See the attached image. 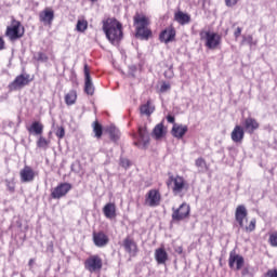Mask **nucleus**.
<instances>
[{
	"label": "nucleus",
	"mask_w": 277,
	"mask_h": 277,
	"mask_svg": "<svg viewBox=\"0 0 277 277\" xmlns=\"http://www.w3.org/2000/svg\"><path fill=\"white\" fill-rule=\"evenodd\" d=\"M103 31L110 43L115 47L120 44V40H122V24L118 19L108 18L103 22Z\"/></svg>",
	"instance_id": "f257e3e1"
},
{
	"label": "nucleus",
	"mask_w": 277,
	"mask_h": 277,
	"mask_svg": "<svg viewBox=\"0 0 277 277\" xmlns=\"http://www.w3.org/2000/svg\"><path fill=\"white\" fill-rule=\"evenodd\" d=\"M172 183H173L172 193L175 196H180L181 198H183V196H185V193H183V192L189 190V184L181 175H176V176L170 175L169 181L167 182L168 187H170V185H172Z\"/></svg>",
	"instance_id": "f03ea898"
},
{
	"label": "nucleus",
	"mask_w": 277,
	"mask_h": 277,
	"mask_svg": "<svg viewBox=\"0 0 277 277\" xmlns=\"http://www.w3.org/2000/svg\"><path fill=\"white\" fill-rule=\"evenodd\" d=\"M248 217V210L246 206H238L235 212L236 222H238L240 228H245L247 233H252L256 228V220H251L249 226L243 227V220Z\"/></svg>",
	"instance_id": "7ed1b4c3"
},
{
	"label": "nucleus",
	"mask_w": 277,
	"mask_h": 277,
	"mask_svg": "<svg viewBox=\"0 0 277 277\" xmlns=\"http://www.w3.org/2000/svg\"><path fill=\"white\" fill-rule=\"evenodd\" d=\"M172 220L173 222H183L186 217H189L192 208L187 203H182L177 209L172 208Z\"/></svg>",
	"instance_id": "20e7f679"
},
{
	"label": "nucleus",
	"mask_w": 277,
	"mask_h": 277,
	"mask_svg": "<svg viewBox=\"0 0 277 277\" xmlns=\"http://www.w3.org/2000/svg\"><path fill=\"white\" fill-rule=\"evenodd\" d=\"M29 77V74H21L17 76L14 81L9 84L10 92H16V90H23L25 85H29V81H31Z\"/></svg>",
	"instance_id": "39448f33"
},
{
	"label": "nucleus",
	"mask_w": 277,
	"mask_h": 277,
	"mask_svg": "<svg viewBox=\"0 0 277 277\" xmlns=\"http://www.w3.org/2000/svg\"><path fill=\"white\" fill-rule=\"evenodd\" d=\"M200 36L201 38H206V47L211 50L217 49L222 41V37L215 32L202 31L200 32Z\"/></svg>",
	"instance_id": "423d86ee"
},
{
	"label": "nucleus",
	"mask_w": 277,
	"mask_h": 277,
	"mask_svg": "<svg viewBox=\"0 0 277 277\" xmlns=\"http://www.w3.org/2000/svg\"><path fill=\"white\" fill-rule=\"evenodd\" d=\"M5 36L12 41L18 40L25 36V28H22L21 31V22L13 21V25L6 28Z\"/></svg>",
	"instance_id": "0eeeda50"
},
{
	"label": "nucleus",
	"mask_w": 277,
	"mask_h": 277,
	"mask_svg": "<svg viewBox=\"0 0 277 277\" xmlns=\"http://www.w3.org/2000/svg\"><path fill=\"white\" fill-rule=\"evenodd\" d=\"M84 267L91 274H94V272H100V269H103V260L98 255H91L85 260Z\"/></svg>",
	"instance_id": "6e6552de"
},
{
	"label": "nucleus",
	"mask_w": 277,
	"mask_h": 277,
	"mask_svg": "<svg viewBox=\"0 0 277 277\" xmlns=\"http://www.w3.org/2000/svg\"><path fill=\"white\" fill-rule=\"evenodd\" d=\"M70 189H72V185L70 183H61L52 190L51 197L54 200H60V198H64Z\"/></svg>",
	"instance_id": "1a4fd4ad"
},
{
	"label": "nucleus",
	"mask_w": 277,
	"mask_h": 277,
	"mask_svg": "<svg viewBox=\"0 0 277 277\" xmlns=\"http://www.w3.org/2000/svg\"><path fill=\"white\" fill-rule=\"evenodd\" d=\"M134 144L140 148H148V145L150 144V135L145 127L138 128V142H135Z\"/></svg>",
	"instance_id": "9d476101"
},
{
	"label": "nucleus",
	"mask_w": 277,
	"mask_h": 277,
	"mask_svg": "<svg viewBox=\"0 0 277 277\" xmlns=\"http://www.w3.org/2000/svg\"><path fill=\"white\" fill-rule=\"evenodd\" d=\"M146 205L148 207H159L161 202V194H159V190L151 189L147 193V197L145 199Z\"/></svg>",
	"instance_id": "9b49d317"
},
{
	"label": "nucleus",
	"mask_w": 277,
	"mask_h": 277,
	"mask_svg": "<svg viewBox=\"0 0 277 277\" xmlns=\"http://www.w3.org/2000/svg\"><path fill=\"white\" fill-rule=\"evenodd\" d=\"M21 181L22 183H31L34 179H36V172H34V169L31 167L26 166L24 169L19 172Z\"/></svg>",
	"instance_id": "f8f14e48"
},
{
	"label": "nucleus",
	"mask_w": 277,
	"mask_h": 277,
	"mask_svg": "<svg viewBox=\"0 0 277 277\" xmlns=\"http://www.w3.org/2000/svg\"><path fill=\"white\" fill-rule=\"evenodd\" d=\"M175 37L176 30L173 27H169L160 32L159 40L160 42H164L166 44H168V42H172Z\"/></svg>",
	"instance_id": "ddd939ff"
},
{
	"label": "nucleus",
	"mask_w": 277,
	"mask_h": 277,
	"mask_svg": "<svg viewBox=\"0 0 277 277\" xmlns=\"http://www.w3.org/2000/svg\"><path fill=\"white\" fill-rule=\"evenodd\" d=\"M93 242L97 248H105L109 243V237L105 233H93Z\"/></svg>",
	"instance_id": "4468645a"
},
{
	"label": "nucleus",
	"mask_w": 277,
	"mask_h": 277,
	"mask_svg": "<svg viewBox=\"0 0 277 277\" xmlns=\"http://www.w3.org/2000/svg\"><path fill=\"white\" fill-rule=\"evenodd\" d=\"M236 263V269L239 271L243 267V256L236 254L235 251L229 253V267L234 268Z\"/></svg>",
	"instance_id": "2eb2a0df"
},
{
	"label": "nucleus",
	"mask_w": 277,
	"mask_h": 277,
	"mask_svg": "<svg viewBox=\"0 0 277 277\" xmlns=\"http://www.w3.org/2000/svg\"><path fill=\"white\" fill-rule=\"evenodd\" d=\"M122 246L124 250L128 252V254L135 256V254L137 253V243H135V240L131 239V237H127L123 240Z\"/></svg>",
	"instance_id": "dca6fc26"
},
{
	"label": "nucleus",
	"mask_w": 277,
	"mask_h": 277,
	"mask_svg": "<svg viewBox=\"0 0 277 277\" xmlns=\"http://www.w3.org/2000/svg\"><path fill=\"white\" fill-rule=\"evenodd\" d=\"M187 131H188L187 126L174 123L171 130V134L173 135V137H176L177 140H182V137L185 136V133H187Z\"/></svg>",
	"instance_id": "f3484780"
},
{
	"label": "nucleus",
	"mask_w": 277,
	"mask_h": 277,
	"mask_svg": "<svg viewBox=\"0 0 277 277\" xmlns=\"http://www.w3.org/2000/svg\"><path fill=\"white\" fill-rule=\"evenodd\" d=\"M245 135L246 132L243 131V128L241 126H236L232 131L230 137L236 144H241V142H243Z\"/></svg>",
	"instance_id": "a211bd4d"
},
{
	"label": "nucleus",
	"mask_w": 277,
	"mask_h": 277,
	"mask_svg": "<svg viewBox=\"0 0 277 277\" xmlns=\"http://www.w3.org/2000/svg\"><path fill=\"white\" fill-rule=\"evenodd\" d=\"M134 25L136 26V29L148 27V17L144 14L136 13L134 15Z\"/></svg>",
	"instance_id": "6ab92c4d"
},
{
	"label": "nucleus",
	"mask_w": 277,
	"mask_h": 277,
	"mask_svg": "<svg viewBox=\"0 0 277 277\" xmlns=\"http://www.w3.org/2000/svg\"><path fill=\"white\" fill-rule=\"evenodd\" d=\"M53 18H55V13L53 10L45 9L43 12L39 14V19L41 23H48L51 25L53 23Z\"/></svg>",
	"instance_id": "aec40b11"
},
{
	"label": "nucleus",
	"mask_w": 277,
	"mask_h": 277,
	"mask_svg": "<svg viewBox=\"0 0 277 277\" xmlns=\"http://www.w3.org/2000/svg\"><path fill=\"white\" fill-rule=\"evenodd\" d=\"M103 212L105 217L108 220H114V217H116V203H106L103 208Z\"/></svg>",
	"instance_id": "412c9836"
},
{
	"label": "nucleus",
	"mask_w": 277,
	"mask_h": 277,
	"mask_svg": "<svg viewBox=\"0 0 277 277\" xmlns=\"http://www.w3.org/2000/svg\"><path fill=\"white\" fill-rule=\"evenodd\" d=\"M155 259L159 265H163L168 261V252L163 248L156 249Z\"/></svg>",
	"instance_id": "4be33fe9"
},
{
	"label": "nucleus",
	"mask_w": 277,
	"mask_h": 277,
	"mask_svg": "<svg viewBox=\"0 0 277 277\" xmlns=\"http://www.w3.org/2000/svg\"><path fill=\"white\" fill-rule=\"evenodd\" d=\"M245 129L248 133H254L259 129V122L249 117L245 120Z\"/></svg>",
	"instance_id": "5701e85b"
},
{
	"label": "nucleus",
	"mask_w": 277,
	"mask_h": 277,
	"mask_svg": "<svg viewBox=\"0 0 277 277\" xmlns=\"http://www.w3.org/2000/svg\"><path fill=\"white\" fill-rule=\"evenodd\" d=\"M136 38L140 40H148L153 36V31L148 29V27L145 28H136Z\"/></svg>",
	"instance_id": "b1692460"
},
{
	"label": "nucleus",
	"mask_w": 277,
	"mask_h": 277,
	"mask_svg": "<svg viewBox=\"0 0 277 277\" xmlns=\"http://www.w3.org/2000/svg\"><path fill=\"white\" fill-rule=\"evenodd\" d=\"M140 111L142 116H150L155 111V105H153V102L147 101L146 104L141 105Z\"/></svg>",
	"instance_id": "393cba45"
},
{
	"label": "nucleus",
	"mask_w": 277,
	"mask_h": 277,
	"mask_svg": "<svg viewBox=\"0 0 277 277\" xmlns=\"http://www.w3.org/2000/svg\"><path fill=\"white\" fill-rule=\"evenodd\" d=\"M29 133H35V135H42V131H44V126L39 121H34L31 127L28 128Z\"/></svg>",
	"instance_id": "a878e982"
},
{
	"label": "nucleus",
	"mask_w": 277,
	"mask_h": 277,
	"mask_svg": "<svg viewBox=\"0 0 277 277\" xmlns=\"http://www.w3.org/2000/svg\"><path fill=\"white\" fill-rule=\"evenodd\" d=\"M153 135L156 140H161V137H163V135H166V130H164L163 123H158L154 128Z\"/></svg>",
	"instance_id": "bb28decb"
},
{
	"label": "nucleus",
	"mask_w": 277,
	"mask_h": 277,
	"mask_svg": "<svg viewBox=\"0 0 277 277\" xmlns=\"http://www.w3.org/2000/svg\"><path fill=\"white\" fill-rule=\"evenodd\" d=\"M175 21L180 23V25H186V23H189L190 18L186 13L180 11L175 13Z\"/></svg>",
	"instance_id": "cd10ccee"
},
{
	"label": "nucleus",
	"mask_w": 277,
	"mask_h": 277,
	"mask_svg": "<svg viewBox=\"0 0 277 277\" xmlns=\"http://www.w3.org/2000/svg\"><path fill=\"white\" fill-rule=\"evenodd\" d=\"M76 102H77V91H75V90L69 91L65 95V103H66V105H75Z\"/></svg>",
	"instance_id": "c85d7f7f"
},
{
	"label": "nucleus",
	"mask_w": 277,
	"mask_h": 277,
	"mask_svg": "<svg viewBox=\"0 0 277 277\" xmlns=\"http://www.w3.org/2000/svg\"><path fill=\"white\" fill-rule=\"evenodd\" d=\"M84 92L92 96L94 94V83H92V78L84 79Z\"/></svg>",
	"instance_id": "c756f323"
},
{
	"label": "nucleus",
	"mask_w": 277,
	"mask_h": 277,
	"mask_svg": "<svg viewBox=\"0 0 277 277\" xmlns=\"http://www.w3.org/2000/svg\"><path fill=\"white\" fill-rule=\"evenodd\" d=\"M108 133L113 142H118V140H120V131L116 127L113 126L108 128Z\"/></svg>",
	"instance_id": "7c9ffc66"
},
{
	"label": "nucleus",
	"mask_w": 277,
	"mask_h": 277,
	"mask_svg": "<svg viewBox=\"0 0 277 277\" xmlns=\"http://www.w3.org/2000/svg\"><path fill=\"white\" fill-rule=\"evenodd\" d=\"M93 133H95V137H97V140L103 137V126L98 123V121L93 122Z\"/></svg>",
	"instance_id": "2f4dec72"
},
{
	"label": "nucleus",
	"mask_w": 277,
	"mask_h": 277,
	"mask_svg": "<svg viewBox=\"0 0 277 277\" xmlns=\"http://www.w3.org/2000/svg\"><path fill=\"white\" fill-rule=\"evenodd\" d=\"M76 29H77V31H81V32L85 31V29H88V21L79 19L77 22Z\"/></svg>",
	"instance_id": "473e14b6"
},
{
	"label": "nucleus",
	"mask_w": 277,
	"mask_h": 277,
	"mask_svg": "<svg viewBox=\"0 0 277 277\" xmlns=\"http://www.w3.org/2000/svg\"><path fill=\"white\" fill-rule=\"evenodd\" d=\"M37 146H38V148L47 149L49 147V141H47V138L40 136L39 140L37 141Z\"/></svg>",
	"instance_id": "72a5a7b5"
},
{
	"label": "nucleus",
	"mask_w": 277,
	"mask_h": 277,
	"mask_svg": "<svg viewBox=\"0 0 277 277\" xmlns=\"http://www.w3.org/2000/svg\"><path fill=\"white\" fill-rule=\"evenodd\" d=\"M195 166L197 168H200L201 170H205V168H207V161H205V158H198L196 161H195Z\"/></svg>",
	"instance_id": "f704fd0d"
},
{
	"label": "nucleus",
	"mask_w": 277,
	"mask_h": 277,
	"mask_svg": "<svg viewBox=\"0 0 277 277\" xmlns=\"http://www.w3.org/2000/svg\"><path fill=\"white\" fill-rule=\"evenodd\" d=\"M268 241L273 248H277V233L271 234Z\"/></svg>",
	"instance_id": "c9c22d12"
},
{
	"label": "nucleus",
	"mask_w": 277,
	"mask_h": 277,
	"mask_svg": "<svg viewBox=\"0 0 277 277\" xmlns=\"http://www.w3.org/2000/svg\"><path fill=\"white\" fill-rule=\"evenodd\" d=\"M65 136L66 130L64 129V127H60L56 131V137H58V140H64Z\"/></svg>",
	"instance_id": "e433bc0d"
},
{
	"label": "nucleus",
	"mask_w": 277,
	"mask_h": 277,
	"mask_svg": "<svg viewBox=\"0 0 277 277\" xmlns=\"http://www.w3.org/2000/svg\"><path fill=\"white\" fill-rule=\"evenodd\" d=\"M5 183H6V187H8L9 192L14 193V189H15L14 183L9 180H5Z\"/></svg>",
	"instance_id": "4c0bfd02"
},
{
	"label": "nucleus",
	"mask_w": 277,
	"mask_h": 277,
	"mask_svg": "<svg viewBox=\"0 0 277 277\" xmlns=\"http://www.w3.org/2000/svg\"><path fill=\"white\" fill-rule=\"evenodd\" d=\"M90 76V68L88 67V64L84 65V79H91Z\"/></svg>",
	"instance_id": "58836bf2"
},
{
	"label": "nucleus",
	"mask_w": 277,
	"mask_h": 277,
	"mask_svg": "<svg viewBox=\"0 0 277 277\" xmlns=\"http://www.w3.org/2000/svg\"><path fill=\"white\" fill-rule=\"evenodd\" d=\"M170 90V84L169 83H162L160 87V92H168Z\"/></svg>",
	"instance_id": "ea45409f"
},
{
	"label": "nucleus",
	"mask_w": 277,
	"mask_h": 277,
	"mask_svg": "<svg viewBox=\"0 0 277 277\" xmlns=\"http://www.w3.org/2000/svg\"><path fill=\"white\" fill-rule=\"evenodd\" d=\"M227 8H233V5H237V0H225Z\"/></svg>",
	"instance_id": "a19ab883"
},
{
	"label": "nucleus",
	"mask_w": 277,
	"mask_h": 277,
	"mask_svg": "<svg viewBox=\"0 0 277 277\" xmlns=\"http://www.w3.org/2000/svg\"><path fill=\"white\" fill-rule=\"evenodd\" d=\"M121 166L122 168H129V166H131V161H129V159H121Z\"/></svg>",
	"instance_id": "79ce46f5"
},
{
	"label": "nucleus",
	"mask_w": 277,
	"mask_h": 277,
	"mask_svg": "<svg viewBox=\"0 0 277 277\" xmlns=\"http://www.w3.org/2000/svg\"><path fill=\"white\" fill-rule=\"evenodd\" d=\"M266 275H267L268 277H277V269H274V271L269 269V271L266 273Z\"/></svg>",
	"instance_id": "37998d69"
},
{
	"label": "nucleus",
	"mask_w": 277,
	"mask_h": 277,
	"mask_svg": "<svg viewBox=\"0 0 277 277\" xmlns=\"http://www.w3.org/2000/svg\"><path fill=\"white\" fill-rule=\"evenodd\" d=\"M167 121L170 122V124H175V123H174V122H175L174 116L168 115V116H167Z\"/></svg>",
	"instance_id": "c03bdc74"
},
{
	"label": "nucleus",
	"mask_w": 277,
	"mask_h": 277,
	"mask_svg": "<svg viewBox=\"0 0 277 277\" xmlns=\"http://www.w3.org/2000/svg\"><path fill=\"white\" fill-rule=\"evenodd\" d=\"M235 38H239L241 36V27H237V29L234 32Z\"/></svg>",
	"instance_id": "a18cd8bd"
},
{
	"label": "nucleus",
	"mask_w": 277,
	"mask_h": 277,
	"mask_svg": "<svg viewBox=\"0 0 277 277\" xmlns=\"http://www.w3.org/2000/svg\"><path fill=\"white\" fill-rule=\"evenodd\" d=\"M3 49H5V41L0 37V51H3Z\"/></svg>",
	"instance_id": "49530a36"
},
{
	"label": "nucleus",
	"mask_w": 277,
	"mask_h": 277,
	"mask_svg": "<svg viewBox=\"0 0 277 277\" xmlns=\"http://www.w3.org/2000/svg\"><path fill=\"white\" fill-rule=\"evenodd\" d=\"M164 77H167L168 79H172V70H168L164 72Z\"/></svg>",
	"instance_id": "de8ad7c7"
},
{
	"label": "nucleus",
	"mask_w": 277,
	"mask_h": 277,
	"mask_svg": "<svg viewBox=\"0 0 277 277\" xmlns=\"http://www.w3.org/2000/svg\"><path fill=\"white\" fill-rule=\"evenodd\" d=\"M175 252H176L177 254H183V247H176V248H175Z\"/></svg>",
	"instance_id": "09e8293b"
},
{
	"label": "nucleus",
	"mask_w": 277,
	"mask_h": 277,
	"mask_svg": "<svg viewBox=\"0 0 277 277\" xmlns=\"http://www.w3.org/2000/svg\"><path fill=\"white\" fill-rule=\"evenodd\" d=\"M39 60H47V56H44V54L40 53L39 54Z\"/></svg>",
	"instance_id": "8fccbe9b"
},
{
	"label": "nucleus",
	"mask_w": 277,
	"mask_h": 277,
	"mask_svg": "<svg viewBox=\"0 0 277 277\" xmlns=\"http://www.w3.org/2000/svg\"><path fill=\"white\" fill-rule=\"evenodd\" d=\"M248 274V268H245L243 271H242V276H246Z\"/></svg>",
	"instance_id": "3c124183"
},
{
	"label": "nucleus",
	"mask_w": 277,
	"mask_h": 277,
	"mask_svg": "<svg viewBox=\"0 0 277 277\" xmlns=\"http://www.w3.org/2000/svg\"><path fill=\"white\" fill-rule=\"evenodd\" d=\"M249 40H252V36H249Z\"/></svg>",
	"instance_id": "603ef678"
},
{
	"label": "nucleus",
	"mask_w": 277,
	"mask_h": 277,
	"mask_svg": "<svg viewBox=\"0 0 277 277\" xmlns=\"http://www.w3.org/2000/svg\"><path fill=\"white\" fill-rule=\"evenodd\" d=\"M91 1H96V0H91Z\"/></svg>",
	"instance_id": "864d4df0"
}]
</instances>
